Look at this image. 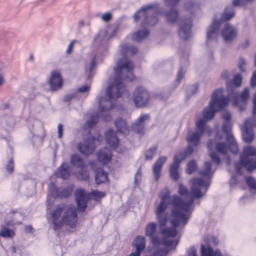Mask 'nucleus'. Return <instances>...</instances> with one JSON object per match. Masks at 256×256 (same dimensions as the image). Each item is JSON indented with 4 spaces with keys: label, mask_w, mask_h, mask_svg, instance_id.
Masks as SVG:
<instances>
[{
    "label": "nucleus",
    "mask_w": 256,
    "mask_h": 256,
    "mask_svg": "<svg viewBox=\"0 0 256 256\" xmlns=\"http://www.w3.org/2000/svg\"><path fill=\"white\" fill-rule=\"evenodd\" d=\"M192 186L191 194L182 184L178 186V192L182 196H185L188 199L186 202L182 200L178 196H174L172 200L173 208L172 210L171 223L173 226H176L178 222H184L187 224L190 217L192 211L190 206L194 203V199L202 198L207 191L210 182V180H204L202 178H193L190 180Z\"/></svg>",
    "instance_id": "f257e3e1"
},
{
    "label": "nucleus",
    "mask_w": 256,
    "mask_h": 256,
    "mask_svg": "<svg viewBox=\"0 0 256 256\" xmlns=\"http://www.w3.org/2000/svg\"><path fill=\"white\" fill-rule=\"evenodd\" d=\"M126 93V88L124 84L114 79V83L106 88V96L101 98L98 100L100 106L98 112L90 116L89 120L86 122V125L89 128L93 126L97 123L98 118L107 122L110 121L112 118L110 112L114 107L112 100L118 98L123 94Z\"/></svg>",
    "instance_id": "f03ea898"
},
{
    "label": "nucleus",
    "mask_w": 256,
    "mask_h": 256,
    "mask_svg": "<svg viewBox=\"0 0 256 256\" xmlns=\"http://www.w3.org/2000/svg\"><path fill=\"white\" fill-rule=\"evenodd\" d=\"M164 15L167 22L171 24H175L178 20L179 12L176 8H172L164 12L162 8H158V4H150L143 7L138 10L134 16L135 22L138 21L140 18H143L142 26H154L158 22V15Z\"/></svg>",
    "instance_id": "7ed1b4c3"
},
{
    "label": "nucleus",
    "mask_w": 256,
    "mask_h": 256,
    "mask_svg": "<svg viewBox=\"0 0 256 256\" xmlns=\"http://www.w3.org/2000/svg\"><path fill=\"white\" fill-rule=\"evenodd\" d=\"M54 228H60L64 224L70 228L76 227L78 221L76 209L72 205L58 204L50 212Z\"/></svg>",
    "instance_id": "20e7f679"
},
{
    "label": "nucleus",
    "mask_w": 256,
    "mask_h": 256,
    "mask_svg": "<svg viewBox=\"0 0 256 256\" xmlns=\"http://www.w3.org/2000/svg\"><path fill=\"white\" fill-rule=\"evenodd\" d=\"M138 50L136 47L130 44H125L122 46L121 53L123 56L117 62L116 66L115 68L116 74L115 79L119 81H121V80L132 81L134 79V63L125 55L128 54L134 55L138 52Z\"/></svg>",
    "instance_id": "39448f33"
},
{
    "label": "nucleus",
    "mask_w": 256,
    "mask_h": 256,
    "mask_svg": "<svg viewBox=\"0 0 256 256\" xmlns=\"http://www.w3.org/2000/svg\"><path fill=\"white\" fill-rule=\"evenodd\" d=\"M224 92V90L220 88L213 92L208 106L202 112V116L204 120H210L212 119L217 111L222 110L227 105L228 100L222 96Z\"/></svg>",
    "instance_id": "423d86ee"
},
{
    "label": "nucleus",
    "mask_w": 256,
    "mask_h": 256,
    "mask_svg": "<svg viewBox=\"0 0 256 256\" xmlns=\"http://www.w3.org/2000/svg\"><path fill=\"white\" fill-rule=\"evenodd\" d=\"M256 156V148L252 146H245L243 148V154L240 156V162L235 164L237 174H241V168L244 167L248 172L256 169V160L250 158Z\"/></svg>",
    "instance_id": "0eeeda50"
},
{
    "label": "nucleus",
    "mask_w": 256,
    "mask_h": 256,
    "mask_svg": "<svg viewBox=\"0 0 256 256\" xmlns=\"http://www.w3.org/2000/svg\"><path fill=\"white\" fill-rule=\"evenodd\" d=\"M108 36L105 31H100L95 37L94 42L100 44V46L98 49L97 52L93 58L91 60L90 66L89 68V74L87 79H90L93 75L92 70L96 67V62L102 61V58H99V55L104 56L108 50V44L106 43Z\"/></svg>",
    "instance_id": "6e6552de"
},
{
    "label": "nucleus",
    "mask_w": 256,
    "mask_h": 256,
    "mask_svg": "<svg viewBox=\"0 0 256 256\" xmlns=\"http://www.w3.org/2000/svg\"><path fill=\"white\" fill-rule=\"evenodd\" d=\"M192 152L193 149L191 146H189L184 152H180L174 154V161L170 164V176L174 180H177L178 178V170L182 162Z\"/></svg>",
    "instance_id": "1a4fd4ad"
},
{
    "label": "nucleus",
    "mask_w": 256,
    "mask_h": 256,
    "mask_svg": "<svg viewBox=\"0 0 256 256\" xmlns=\"http://www.w3.org/2000/svg\"><path fill=\"white\" fill-rule=\"evenodd\" d=\"M169 204L160 202H155L154 212L159 227L165 226L168 220V213L166 212Z\"/></svg>",
    "instance_id": "9d476101"
},
{
    "label": "nucleus",
    "mask_w": 256,
    "mask_h": 256,
    "mask_svg": "<svg viewBox=\"0 0 256 256\" xmlns=\"http://www.w3.org/2000/svg\"><path fill=\"white\" fill-rule=\"evenodd\" d=\"M222 118L225 120V122L222 125V130L224 134L226 136V139L229 144L234 146L235 150L236 151L237 148L235 144V139L232 133V124L230 122L231 116L229 112H226L223 114Z\"/></svg>",
    "instance_id": "9b49d317"
},
{
    "label": "nucleus",
    "mask_w": 256,
    "mask_h": 256,
    "mask_svg": "<svg viewBox=\"0 0 256 256\" xmlns=\"http://www.w3.org/2000/svg\"><path fill=\"white\" fill-rule=\"evenodd\" d=\"M149 98L148 92L142 87L137 88L134 92V102L138 108L145 106L148 103Z\"/></svg>",
    "instance_id": "f8f14e48"
},
{
    "label": "nucleus",
    "mask_w": 256,
    "mask_h": 256,
    "mask_svg": "<svg viewBox=\"0 0 256 256\" xmlns=\"http://www.w3.org/2000/svg\"><path fill=\"white\" fill-rule=\"evenodd\" d=\"M238 30L228 23H226L222 30V36L226 44H232L237 37Z\"/></svg>",
    "instance_id": "ddd939ff"
},
{
    "label": "nucleus",
    "mask_w": 256,
    "mask_h": 256,
    "mask_svg": "<svg viewBox=\"0 0 256 256\" xmlns=\"http://www.w3.org/2000/svg\"><path fill=\"white\" fill-rule=\"evenodd\" d=\"M226 98H228V100L230 99L234 98V106H238L240 110L242 111L245 110L246 102L250 98L249 88H244L240 94L238 93V97L236 98L233 96H227Z\"/></svg>",
    "instance_id": "4468645a"
},
{
    "label": "nucleus",
    "mask_w": 256,
    "mask_h": 256,
    "mask_svg": "<svg viewBox=\"0 0 256 256\" xmlns=\"http://www.w3.org/2000/svg\"><path fill=\"white\" fill-rule=\"evenodd\" d=\"M192 22L190 18H182L179 22L178 36L184 40L189 38L191 35Z\"/></svg>",
    "instance_id": "2eb2a0df"
},
{
    "label": "nucleus",
    "mask_w": 256,
    "mask_h": 256,
    "mask_svg": "<svg viewBox=\"0 0 256 256\" xmlns=\"http://www.w3.org/2000/svg\"><path fill=\"white\" fill-rule=\"evenodd\" d=\"M48 82L51 91L55 92L60 89L62 86V78L60 71L57 70H53Z\"/></svg>",
    "instance_id": "dca6fc26"
},
{
    "label": "nucleus",
    "mask_w": 256,
    "mask_h": 256,
    "mask_svg": "<svg viewBox=\"0 0 256 256\" xmlns=\"http://www.w3.org/2000/svg\"><path fill=\"white\" fill-rule=\"evenodd\" d=\"M242 77L239 74L235 75L231 82H226L227 96H234L238 97V92L236 90V88L240 87L242 84Z\"/></svg>",
    "instance_id": "f3484780"
},
{
    "label": "nucleus",
    "mask_w": 256,
    "mask_h": 256,
    "mask_svg": "<svg viewBox=\"0 0 256 256\" xmlns=\"http://www.w3.org/2000/svg\"><path fill=\"white\" fill-rule=\"evenodd\" d=\"M220 22L216 20L214 16L213 18V22L208 27L206 32V42H208L211 40H216L218 36L219 28L220 26Z\"/></svg>",
    "instance_id": "a211bd4d"
},
{
    "label": "nucleus",
    "mask_w": 256,
    "mask_h": 256,
    "mask_svg": "<svg viewBox=\"0 0 256 256\" xmlns=\"http://www.w3.org/2000/svg\"><path fill=\"white\" fill-rule=\"evenodd\" d=\"M150 120V117L149 114H144L140 115L132 124V130L138 134L144 133L146 124Z\"/></svg>",
    "instance_id": "6ab92c4d"
},
{
    "label": "nucleus",
    "mask_w": 256,
    "mask_h": 256,
    "mask_svg": "<svg viewBox=\"0 0 256 256\" xmlns=\"http://www.w3.org/2000/svg\"><path fill=\"white\" fill-rule=\"evenodd\" d=\"M75 198L78 208L80 212H83L87 206L88 197L86 195L85 192L82 189L77 190L75 192Z\"/></svg>",
    "instance_id": "aec40b11"
},
{
    "label": "nucleus",
    "mask_w": 256,
    "mask_h": 256,
    "mask_svg": "<svg viewBox=\"0 0 256 256\" xmlns=\"http://www.w3.org/2000/svg\"><path fill=\"white\" fill-rule=\"evenodd\" d=\"M168 159L166 156H160L155 162L152 167V173L154 176L155 180L158 181L160 177L164 164L166 162Z\"/></svg>",
    "instance_id": "412c9836"
},
{
    "label": "nucleus",
    "mask_w": 256,
    "mask_h": 256,
    "mask_svg": "<svg viewBox=\"0 0 256 256\" xmlns=\"http://www.w3.org/2000/svg\"><path fill=\"white\" fill-rule=\"evenodd\" d=\"M78 148L81 153L86 156L92 154L94 150L93 142L88 140H84L80 142Z\"/></svg>",
    "instance_id": "4be33fe9"
},
{
    "label": "nucleus",
    "mask_w": 256,
    "mask_h": 256,
    "mask_svg": "<svg viewBox=\"0 0 256 256\" xmlns=\"http://www.w3.org/2000/svg\"><path fill=\"white\" fill-rule=\"evenodd\" d=\"M202 134H201L198 131L188 132V136L186 137V140L189 144H189L188 147L189 146L192 147L191 144H192L193 146H198L200 144V138ZM194 150H193V151Z\"/></svg>",
    "instance_id": "5701e85b"
},
{
    "label": "nucleus",
    "mask_w": 256,
    "mask_h": 256,
    "mask_svg": "<svg viewBox=\"0 0 256 256\" xmlns=\"http://www.w3.org/2000/svg\"><path fill=\"white\" fill-rule=\"evenodd\" d=\"M172 219V217L171 216V219L170 220V222H171V220ZM170 224H172L170 222ZM178 224L176 226H174L173 224H171L172 226H173L172 228H165L164 226V227H160V231L161 234L164 236L166 238H174L175 237L177 234V230H176V228L178 227L180 224H182L183 225H186V224H184V222L180 221L178 222Z\"/></svg>",
    "instance_id": "b1692460"
},
{
    "label": "nucleus",
    "mask_w": 256,
    "mask_h": 256,
    "mask_svg": "<svg viewBox=\"0 0 256 256\" xmlns=\"http://www.w3.org/2000/svg\"><path fill=\"white\" fill-rule=\"evenodd\" d=\"M226 141H227V140H226ZM226 142L228 144H226L224 142H218L216 144V151L218 152L220 154H226V152L228 151V148H230L232 152L233 153H236L238 152V146H237V144H236V142H235V144L236 146V148H237V150L236 152H234V150H235V148H234V146L229 144L228 142Z\"/></svg>",
    "instance_id": "393cba45"
},
{
    "label": "nucleus",
    "mask_w": 256,
    "mask_h": 256,
    "mask_svg": "<svg viewBox=\"0 0 256 256\" xmlns=\"http://www.w3.org/2000/svg\"><path fill=\"white\" fill-rule=\"evenodd\" d=\"M111 152L109 148H105L100 150L98 154V159L102 163H108L111 159Z\"/></svg>",
    "instance_id": "a878e982"
},
{
    "label": "nucleus",
    "mask_w": 256,
    "mask_h": 256,
    "mask_svg": "<svg viewBox=\"0 0 256 256\" xmlns=\"http://www.w3.org/2000/svg\"><path fill=\"white\" fill-rule=\"evenodd\" d=\"M115 126L117 128V132L126 134L128 131V126L125 120L118 118L114 122Z\"/></svg>",
    "instance_id": "bb28decb"
},
{
    "label": "nucleus",
    "mask_w": 256,
    "mask_h": 256,
    "mask_svg": "<svg viewBox=\"0 0 256 256\" xmlns=\"http://www.w3.org/2000/svg\"><path fill=\"white\" fill-rule=\"evenodd\" d=\"M106 142L112 148H116L119 142V140L113 130H108L106 132Z\"/></svg>",
    "instance_id": "cd10ccee"
},
{
    "label": "nucleus",
    "mask_w": 256,
    "mask_h": 256,
    "mask_svg": "<svg viewBox=\"0 0 256 256\" xmlns=\"http://www.w3.org/2000/svg\"><path fill=\"white\" fill-rule=\"evenodd\" d=\"M242 138L244 141L250 144L254 139V134L252 128H248L244 126L242 127Z\"/></svg>",
    "instance_id": "c85d7f7f"
},
{
    "label": "nucleus",
    "mask_w": 256,
    "mask_h": 256,
    "mask_svg": "<svg viewBox=\"0 0 256 256\" xmlns=\"http://www.w3.org/2000/svg\"><path fill=\"white\" fill-rule=\"evenodd\" d=\"M201 256H222L218 250L214 252L213 249L209 246H204L202 244L200 246Z\"/></svg>",
    "instance_id": "c756f323"
},
{
    "label": "nucleus",
    "mask_w": 256,
    "mask_h": 256,
    "mask_svg": "<svg viewBox=\"0 0 256 256\" xmlns=\"http://www.w3.org/2000/svg\"><path fill=\"white\" fill-rule=\"evenodd\" d=\"M150 34V32L147 30H138L132 35V39L134 41L140 42L146 38Z\"/></svg>",
    "instance_id": "7c9ffc66"
},
{
    "label": "nucleus",
    "mask_w": 256,
    "mask_h": 256,
    "mask_svg": "<svg viewBox=\"0 0 256 256\" xmlns=\"http://www.w3.org/2000/svg\"><path fill=\"white\" fill-rule=\"evenodd\" d=\"M136 252L141 253L146 248V239L144 237L138 236L134 241Z\"/></svg>",
    "instance_id": "2f4dec72"
},
{
    "label": "nucleus",
    "mask_w": 256,
    "mask_h": 256,
    "mask_svg": "<svg viewBox=\"0 0 256 256\" xmlns=\"http://www.w3.org/2000/svg\"><path fill=\"white\" fill-rule=\"evenodd\" d=\"M57 175L62 179H67L70 176L69 166L66 164H62L58 169Z\"/></svg>",
    "instance_id": "473e14b6"
},
{
    "label": "nucleus",
    "mask_w": 256,
    "mask_h": 256,
    "mask_svg": "<svg viewBox=\"0 0 256 256\" xmlns=\"http://www.w3.org/2000/svg\"><path fill=\"white\" fill-rule=\"evenodd\" d=\"M95 180L97 184L104 182L108 180L107 174L102 169H98L96 171Z\"/></svg>",
    "instance_id": "72a5a7b5"
},
{
    "label": "nucleus",
    "mask_w": 256,
    "mask_h": 256,
    "mask_svg": "<svg viewBox=\"0 0 256 256\" xmlns=\"http://www.w3.org/2000/svg\"><path fill=\"white\" fill-rule=\"evenodd\" d=\"M234 16V10L232 6H227L224 9L221 17L220 21H227L232 19Z\"/></svg>",
    "instance_id": "f704fd0d"
},
{
    "label": "nucleus",
    "mask_w": 256,
    "mask_h": 256,
    "mask_svg": "<svg viewBox=\"0 0 256 256\" xmlns=\"http://www.w3.org/2000/svg\"><path fill=\"white\" fill-rule=\"evenodd\" d=\"M212 164L210 162H206L204 164V170L199 172L200 174L204 177L210 178L212 176L213 172L211 170Z\"/></svg>",
    "instance_id": "c9c22d12"
},
{
    "label": "nucleus",
    "mask_w": 256,
    "mask_h": 256,
    "mask_svg": "<svg viewBox=\"0 0 256 256\" xmlns=\"http://www.w3.org/2000/svg\"><path fill=\"white\" fill-rule=\"evenodd\" d=\"M70 162L73 166L79 168L85 166L81 157L76 154L71 156Z\"/></svg>",
    "instance_id": "e433bc0d"
},
{
    "label": "nucleus",
    "mask_w": 256,
    "mask_h": 256,
    "mask_svg": "<svg viewBox=\"0 0 256 256\" xmlns=\"http://www.w3.org/2000/svg\"><path fill=\"white\" fill-rule=\"evenodd\" d=\"M80 170L76 174V178L82 181H86L89 178V172L85 166L80 168Z\"/></svg>",
    "instance_id": "4c0bfd02"
},
{
    "label": "nucleus",
    "mask_w": 256,
    "mask_h": 256,
    "mask_svg": "<svg viewBox=\"0 0 256 256\" xmlns=\"http://www.w3.org/2000/svg\"><path fill=\"white\" fill-rule=\"evenodd\" d=\"M14 236V232L6 226H2L0 230V236L6 238H12Z\"/></svg>",
    "instance_id": "58836bf2"
},
{
    "label": "nucleus",
    "mask_w": 256,
    "mask_h": 256,
    "mask_svg": "<svg viewBox=\"0 0 256 256\" xmlns=\"http://www.w3.org/2000/svg\"><path fill=\"white\" fill-rule=\"evenodd\" d=\"M157 150L158 146H154L146 150L144 153L145 160H152Z\"/></svg>",
    "instance_id": "ea45409f"
},
{
    "label": "nucleus",
    "mask_w": 256,
    "mask_h": 256,
    "mask_svg": "<svg viewBox=\"0 0 256 256\" xmlns=\"http://www.w3.org/2000/svg\"><path fill=\"white\" fill-rule=\"evenodd\" d=\"M256 116H252L250 118H247L245 120L244 126L248 128H252L256 127Z\"/></svg>",
    "instance_id": "a19ab883"
},
{
    "label": "nucleus",
    "mask_w": 256,
    "mask_h": 256,
    "mask_svg": "<svg viewBox=\"0 0 256 256\" xmlns=\"http://www.w3.org/2000/svg\"><path fill=\"white\" fill-rule=\"evenodd\" d=\"M184 8L186 10L192 12L198 10L199 5L192 0H189L185 4Z\"/></svg>",
    "instance_id": "79ce46f5"
},
{
    "label": "nucleus",
    "mask_w": 256,
    "mask_h": 256,
    "mask_svg": "<svg viewBox=\"0 0 256 256\" xmlns=\"http://www.w3.org/2000/svg\"><path fill=\"white\" fill-rule=\"evenodd\" d=\"M208 120H204L203 118H199L196 122V126L198 129V132H200L201 134H204V128H205V124Z\"/></svg>",
    "instance_id": "37998d69"
},
{
    "label": "nucleus",
    "mask_w": 256,
    "mask_h": 256,
    "mask_svg": "<svg viewBox=\"0 0 256 256\" xmlns=\"http://www.w3.org/2000/svg\"><path fill=\"white\" fill-rule=\"evenodd\" d=\"M186 172L188 174H191L197 168V166L194 160L188 162L186 165Z\"/></svg>",
    "instance_id": "c03bdc74"
},
{
    "label": "nucleus",
    "mask_w": 256,
    "mask_h": 256,
    "mask_svg": "<svg viewBox=\"0 0 256 256\" xmlns=\"http://www.w3.org/2000/svg\"><path fill=\"white\" fill-rule=\"evenodd\" d=\"M49 191L50 195L52 197L54 198H59L60 188H56L54 184H52L50 186Z\"/></svg>",
    "instance_id": "a18cd8bd"
},
{
    "label": "nucleus",
    "mask_w": 256,
    "mask_h": 256,
    "mask_svg": "<svg viewBox=\"0 0 256 256\" xmlns=\"http://www.w3.org/2000/svg\"><path fill=\"white\" fill-rule=\"evenodd\" d=\"M246 182L251 189L256 190V180L253 177H247Z\"/></svg>",
    "instance_id": "49530a36"
},
{
    "label": "nucleus",
    "mask_w": 256,
    "mask_h": 256,
    "mask_svg": "<svg viewBox=\"0 0 256 256\" xmlns=\"http://www.w3.org/2000/svg\"><path fill=\"white\" fill-rule=\"evenodd\" d=\"M160 202H162L170 204V202L172 204V198H170L169 194L167 193H165L162 196H160Z\"/></svg>",
    "instance_id": "de8ad7c7"
},
{
    "label": "nucleus",
    "mask_w": 256,
    "mask_h": 256,
    "mask_svg": "<svg viewBox=\"0 0 256 256\" xmlns=\"http://www.w3.org/2000/svg\"><path fill=\"white\" fill-rule=\"evenodd\" d=\"M245 64H246L245 60L242 57H240L238 59V66L239 69L242 72H244L246 71L245 69L244 68V66Z\"/></svg>",
    "instance_id": "09e8293b"
},
{
    "label": "nucleus",
    "mask_w": 256,
    "mask_h": 256,
    "mask_svg": "<svg viewBox=\"0 0 256 256\" xmlns=\"http://www.w3.org/2000/svg\"><path fill=\"white\" fill-rule=\"evenodd\" d=\"M6 168L9 174H12L14 170V163L12 158L6 166Z\"/></svg>",
    "instance_id": "8fccbe9b"
},
{
    "label": "nucleus",
    "mask_w": 256,
    "mask_h": 256,
    "mask_svg": "<svg viewBox=\"0 0 256 256\" xmlns=\"http://www.w3.org/2000/svg\"><path fill=\"white\" fill-rule=\"evenodd\" d=\"M141 168L139 167L134 176V183L138 184L141 180Z\"/></svg>",
    "instance_id": "3c124183"
},
{
    "label": "nucleus",
    "mask_w": 256,
    "mask_h": 256,
    "mask_svg": "<svg viewBox=\"0 0 256 256\" xmlns=\"http://www.w3.org/2000/svg\"><path fill=\"white\" fill-rule=\"evenodd\" d=\"M210 157L211 159L213 161V162H214L217 164H218L220 163V159L219 158V156H218V155L214 152H212L210 153Z\"/></svg>",
    "instance_id": "603ef678"
},
{
    "label": "nucleus",
    "mask_w": 256,
    "mask_h": 256,
    "mask_svg": "<svg viewBox=\"0 0 256 256\" xmlns=\"http://www.w3.org/2000/svg\"><path fill=\"white\" fill-rule=\"evenodd\" d=\"M102 20L106 22H110L112 18V14L110 12H107L102 14Z\"/></svg>",
    "instance_id": "864d4df0"
},
{
    "label": "nucleus",
    "mask_w": 256,
    "mask_h": 256,
    "mask_svg": "<svg viewBox=\"0 0 256 256\" xmlns=\"http://www.w3.org/2000/svg\"><path fill=\"white\" fill-rule=\"evenodd\" d=\"M70 196V192L68 190L60 188V192L59 198H67Z\"/></svg>",
    "instance_id": "5fc2aeb1"
},
{
    "label": "nucleus",
    "mask_w": 256,
    "mask_h": 256,
    "mask_svg": "<svg viewBox=\"0 0 256 256\" xmlns=\"http://www.w3.org/2000/svg\"><path fill=\"white\" fill-rule=\"evenodd\" d=\"M77 41L76 40H72L70 44H68V48L66 52V54L67 55H70L72 54L74 48V44Z\"/></svg>",
    "instance_id": "6e6d98bb"
},
{
    "label": "nucleus",
    "mask_w": 256,
    "mask_h": 256,
    "mask_svg": "<svg viewBox=\"0 0 256 256\" xmlns=\"http://www.w3.org/2000/svg\"><path fill=\"white\" fill-rule=\"evenodd\" d=\"M250 84L252 88H255L256 87V70L253 72L250 78Z\"/></svg>",
    "instance_id": "4d7b16f0"
},
{
    "label": "nucleus",
    "mask_w": 256,
    "mask_h": 256,
    "mask_svg": "<svg viewBox=\"0 0 256 256\" xmlns=\"http://www.w3.org/2000/svg\"><path fill=\"white\" fill-rule=\"evenodd\" d=\"M166 4L168 6H175L180 0H164Z\"/></svg>",
    "instance_id": "13d9d810"
},
{
    "label": "nucleus",
    "mask_w": 256,
    "mask_h": 256,
    "mask_svg": "<svg viewBox=\"0 0 256 256\" xmlns=\"http://www.w3.org/2000/svg\"><path fill=\"white\" fill-rule=\"evenodd\" d=\"M216 144L217 143H216L215 139L209 140L207 144L208 148L210 150H212L213 149L214 146H216Z\"/></svg>",
    "instance_id": "bf43d9fd"
},
{
    "label": "nucleus",
    "mask_w": 256,
    "mask_h": 256,
    "mask_svg": "<svg viewBox=\"0 0 256 256\" xmlns=\"http://www.w3.org/2000/svg\"><path fill=\"white\" fill-rule=\"evenodd\" d=\"M184 70L182 68L180 67V70L178 73L177 78H176V80L178 82H180L181 80L182 79V78L184 76Z\"/></svg>",
    "instance_id": "052dcab7"
},
{
    "label": "nucleus",
    "mask_w": 256,
    "mask_h": 256,
    "mask_svg": "<svg viewBox=\"0 0 256 256\" xmlns=\"http://www.w3.org/2000/svg\"><path fill=\"white\" fill-rule=\"evenodd\" d=\"M90 89V86L88 84H85L82 86H80L78 90V92L80 93H84L87 91H88Z\"/></svg>",
    "instance_id": "680f3d73"
},
{
    "label": "nucleus",
    "mask_w": 256,
    "mask_h": 256,
    "mask_svg": "<svg viewBox=\"0 0 256 256\" xmlns=\"http://www.w3.org/2000/svg\"><path fill=\"white\" fill-rule=\"evenodd\" d=\"M230 76L229 72L226 70H223L220 74V78L224 80H228Z\"/></svg>",
    "instance_id": "e2e57ef3"
},
{
    "label": "nucleus",
    "mask_w": 256,
    "mask_h": 256,
    "mask_svg": "<svg viewBox=\"0 0 256 256\" xmlns=\"http://www.w3.org/2000/svg\"><path fill=\"white\" fill-rule=\"evenodd\" d=\"M92 194L94 196H96V197H98L99 198H103L106 195L105 194L104 192H98V191H96V190L92 192Z\"/></svg>",
    "instance_id": "0e129e2a"
},
{
    "label": "nucleus",
    "mask_w": 256,
    "mask_h": 256,
    "mask_svg": "<svg viewBox=\"0 0 256 256\" xmlns=\"http://www.w3.org/2000/svg\"><path fill=\"white\" fill-rule=\"evenodd\" d=\"M62 125L61 124H58V138H60L62 136Z\"/></svg>",
    "instance_id": "69168bd1"
},
{
    "label": "nucleus",
    "mask_w": 256,
    "mask_h": 256,
    "mask_svg": "<svg viewBox=\"0 0 256 256\" xmlns=\"http://www.w3.org/2000/svg\"><path fill=\"white\" fill-rule=\"evenodd\" d=\"M74 96V94H71L66 96L64 98V100L65 102H68L70 101Z\"/></svg>",
    "instance_id": "338daca9"
},
{
    "label": "nucleus",
    "mask_w": 256,
    "mask_h": 256,
    "mask_svg": "<svg viewBox=\"0 0 256 256\" xmlns=\"http://www.w3.org/2000/svg\"><path fill=\"white\" fill-rule=\"evenodd\" d=\"M252 116H256V103H252Z\"/></svg>",
    "instance_id": "774afa93"
}]
</instances>
